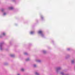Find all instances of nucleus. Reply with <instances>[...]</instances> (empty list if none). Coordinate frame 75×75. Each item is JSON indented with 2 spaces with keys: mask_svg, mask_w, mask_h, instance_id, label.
<instances>
[{
  "mask_svg": "<svg viewBox=\"0 0 75 75\" xmlns=\"http://www.w3.org/2000/svg\"><path fill=\"white\" fill-rule=\"evenodd\" d=\"M5 14H6V13H4V15H5Z\"/></svg>",
  "mask_w": 75,
  "mask_h": 75,
  "instance_id": "f8f14e48",
  "label": "nucleus"
},
{
  "mask_svg": "<svg viewBox=\"0 0 75 75\" xmlns=\"http://www.w3.org/2000/svg\"><path fill=\"white\" fill-rule=\"evenodd\" d=\"M28 59H27V61H28Z\"/></svg>",
  "mask_w": 75,
  "mask_h": 75,
  "instance_id": "dca6fc26",
  "label": "nucleus"
},
{
  "mask_svg": "<svg viewBox=\"0 0 75 75\" xmlns=\"http://www.w3.org/2000/svg\"><path fill=\"white\" fill-rule=\"evenodd\" d=\"M18 75H20L19 74H18Z\"/></svg>",
  "mask_w": 75,
  "mask_h": 75,
  "instance_id": "f3484780",
  "label": "nucleus"
},
{
  "mask_svg": "<svg viewBox=\"0 0 75 75\" xmlns=\"http://www.w3.org/2000/svg\"><path fill=\"white\" fill-rule=\"evenodd\" d=\"M58 69H59V68H58Z\"/></svg>",
  "mask_w": 75,
  "mask_h": 75,
  "instance_id": "2eb2a0df",
  "label": "nucleus"
},
{
  "mask_svg": "<svg viewBox=\"0 0 75 75\" xmlns=\"http://www.w3.org/2000/svg\"><path fill=\"white\" fill-rule=\"evenodd\" d=\"M25 54H27V53H25Z\"/></svg>",
  "mask_w": 75,
  "mask_h": 75,
  "instance_id": "4468645a",
  "label": "nucleus"
},
{
  "mask_svg": "<svg viewBox=\"0 0 75 75\" xmlns=\"http://www.w3.org/2000/svg\"><path fill=\"white\" fill-rule=\"evenodd\" d=\"M35 74H36V75H38V73H37V72H36L35 73Z\"/></svg>",
  "mask_w": 75,
  "mask_h": 75,
  "instance_id": "423d86ee",
  "label": "nucleus"
},
{
  "mask_svg": "<svg viewBox=\"0 0 75 75\" xmlns=\"http://www.w3.org/2000/svg\"><path fill=\"white\" fill-rule=\"evenodd\" d=\"M43 52L44 53V52H44H44Z\"/></svg>",
  "mask_w": 75,
  "mask_h": 75,
  "instance_id": "a211bd4d",
  "label": "nucleus"
},
{
  "mask_svg": "<svg viewBox=\"0 0 75 75\" xmlns=\"http://www.w3.org/2000/svg\"><path fill=\"white\" fill-rule=\"evenodd\" d=\"M3 35H6V34H5V33H3Z\"/></svg>",
  "mask_w": 75,
  "mask_h": 75,
  "instance_id": "20e7f679",
  "label": "nucleus"
},
{
  "mask_svg": "<svg viewBox=\"0 0 75 75\" xmlns=\"http://www.w3.org/2000/svg\"><path fill=\"white\" fill-rule=\"evenodd\" d=\"M1 11H4V9H2Z\"/></svg>",
  "mask_w": 75,
  "mask_h": 75,
  "instance_id": "9b49d317",
  "label": "nucleus"
},
{
  "mask_svg": "<svg viewBox=\"0 0 75 75\" xmlns=\"http://www.w3.org/2000/svg\"><path fill=\"white\" fill-rule=\"evenodd\" d=\"M71 62H72V63H74V60H72L71 61Z\"/></svg>",
  "mask_w": 75,
  "mask_h": 75,
  "instance_id": "39448f33",
  "label": "nucleus"
},
{
  "mask_svg": "<svg viewBox=\"0 0 75 75\" xmlns=\"http://www.w3.org/2000/svg\"><path fill=\"white\" fill-rule=\"evenodd\" d=\"M30 33H31V34H33V32H30Z\"/></svg>",
  "mask_w": 75,
  "mask_h": 75,
  "instance_id": "6e6552de",
  "label": "nucleus"
},
{
  "mask_svg": "<svg viewBox=\"0 0 75 75\" xmlns=\"http://www.w3.org/2000/svg\"><path fill=\"white\" fill-rule=\"evenodd\" d=\"M13 7H10L9 8V9H10V10H13Z\"/></svg>",
  "mask_w": 75,
  "mask_h": 75,
  "instance_id": "f03ea898",
  "label": "nucleus"
},
{
  "mask_svg": "<svg viewBox=\"0 0 75 75\" xmlns=\"http://www.w3.org/2000/svg\"><path fill=\"white\" fill-rule=\"evenodd\" d=\"M68 50H69V49H68Z\"/></svg>",
  "mask_w": 75,
  "mask_h": 75,
  "instance_id": "ddd939ff",
  "label": "nucleus"
},
{
  "mask_svg": "<svg viewBox=\"0 0 75 75\" xmlns=\"http://www.w3.org/2000/svg\"><path fill=\"white\" fill-rule=\"evenodd\" d=\"M39 34H42V31L40 30L39 31Z\"/></svg>",
  "mask_w": 75,
  "mask_h": 75,
  "instance_id": "f257e3e1",
  "label": "nucleus"
},
{
  "mask_svg": "<svg viewBox=\"0 0 75 75\" xmlns=\"http://www.w3.org/2000/svg\"><path fill=\"white\" fill-rule=\"evenodd\" d=\"M61 74L62 75H63L64 74V73L63 72H62L61 73Z\"/></svg>",
  "mask_w": 75,
  "mask_h": 75,
  "instance_id": "0eeeda50",
  "label": "nucleus"
},
{
  "mask_svg": "<svg viewBox=\"0 0 75 75\" xmlns=\"http://www.w3.org/2000/svg\"><path fill=\"white\" fill-rule=\"evenodd\" d=\"M36 67V65H34V67Z\"/></svg>",
  "mask_w": 75,
  "mask_h": 75,
  "instance_id": "9d476101",
  "label": "nucleus"
},
{
  "mask_svg": "<svg viewBox=\"0 0 75 75\" xmlns=\"http://www.w3.org/2000/svg\"><path fill=\"white\" fill-rule=\"evenodd\" d=\"M22 71H24V69H22L21 70Z\"/></svg>",
  "mask_w": 75,
  "mask_h": 75,
  "instance_id": "7ed1b4c3",
  "label": "nucleus"
},
{
  "mask_svg": "<svg viewBox=\"0 0 75 75\" xmlns=\"http://www.w3.org/2000/svg\"><path fill=\"white\" fill-rule=\"evenodd\" d=\"M11 57H13V56H14V55H11Z\"/></svg>",
  "mask_w": 75,
  "mask_h": 75,
  "instance_id": "1a4fd4ad",
  "label": "nucleus"
}]
</instances>
